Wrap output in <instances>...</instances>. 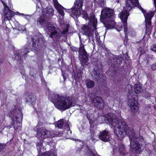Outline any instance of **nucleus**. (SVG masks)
Returning a JSON list of instances; mask_svg holds the SVG:
<instances>
[{
	"label": "nucleus",
	"instance_id": "423d86ee",
	"mask_svg": "<svg viewBox=\"0 0 156 156\" xmlns=\"http://www.w3.org/2000/svg\"><path fill=\"white\" fill-rule=\"evenodd\" d=\"M43 37L42 34L40 33H38L32 38L33 41L32 45L34 50L36 52L39 51L41 49V42L43 41Z\"/></svg>",
	"mask_w": 156,
	"mask_h": 156
},
{
	"label": "nucleus",
	"instance_id": "f257e3e1",
	"mask_svg": "<svg viewBox=\"0 0 156 156\" xmlns=\"http://www.w3.org/2000/svg\"><path fill=\"white\" fill-rule=\"evenodd\" d=\"M102 120L104 122L109 123L113 127L114 134L119 139L124 138L126 135L129 137L131 151L133 153H140L144 148L142 145L144 141L142 137L136 136L133 128L129 127L126 122L119 120L115 114L109 113Z\"/></svg>",
	"mask_w": 156,
	"mask_h": 156
},
{
	"label": "nucleus",
	"instance_id": "a211bd4d",
	"mask_svg": "<svg viewBox=\"0 0 156 156\" xmlns=\"http://www.w3.org/2000/svg\"><path fill=\"white\" fill-rule=\"evenodd\" d=\"M30 46H27V47H25L24 48H22L20 50V52L19 53V55L16 56L15 57L16 59L18 60H21V55L23 58H26L27 56V54L29 52Z\"/></svg>",
	"mask_w": 156,
	"mask_h": 156
},
{
	"label": "nucleus",
	"instance_id": "a19ab883",
	"mask_svg": "<svg viewBox=\"0 0 156 156\" xmlns=\"http://www.w3.org/2000/svg\"><path fill=\"white\" fill-rule=\"evenodd\" d=\"M16 15H19V14H20V15H21V14H20V13H19V12H17L16 13Z\"/></svg>",
	"mask_w": 156,
	"mask_h": 156
},
{
	"label": "nucleus",
	"instance_id": "72a5a7b5",
	"mask_svg": "<svg viewBox=\"0 0 156 156\" xmlns=\"http://www.w3.org/2000/svg\"><path fill=\"white\" fill-rule=\"evenodd\" d=\"M151 68L153 70H156V62L152 65Z\"/></svg>",
	"mask_w": 156,
	"mask_h": 156
},
{
	"label": "nucleus",
	"instance_id": "dca6fc26",
	"mask_svg": "<svg viewBox=\"0 0 156 156\" xmlns=\"http://www.w3.org/2000/svg\"><path fill=\"white\" fill-rule=\"evenodd\" d=\"M2 3L4 6V14L8 20H11L15 15L14 12L10 10L3 2Z\"/></svg>",
	"mask_w": 156,
	"mask_h": 156
},
{
	"label": "nucleus",
	"instance_id": "4468645a",
	"mask_svg": "<svg viewBox=\"0 0 156 156\" xmlns=\"http://www.w3.org/2000/svg\"><path fill=\"white\" fill-rule=\"evenodd\" d=\"M82 29L84 34L88 37L89 41H91V40H93L94 34L92 28H90L89 25H84L82 27Z\"/></svg>",
	"mask_w": 156,
	"mask_h": 156
},
{
	"label": "nucleus",
	"instance_id": "f8f14e48",
	"mask_svg": "<svg viewBox=\"0 0 156 156\" xmlns=\"http://www.w3.org/2000/svg\"><path fill=\"white\" fill-rule=\"evenodd\" d=\"M82 16L85 19L87 20L90 21L94 30L96 29L97 21V19L95 17L94 13H91L89 16H88L87 13L84 12Z\"/></svg>",
	"mask_w": 156,
	"mask_h": 156
},
{
	"label": "nucleus",
	"instance_id": "412c9836",
	"mask_svg": "<svg viewBox=\"0 0 156 156\" xmlns=\"http://www.w3.org/2000/svg\"><path fill=\"white\" fill-rule=\"evenodd\" d=\"M27 101L33 104L36 101V95L32 93L30 94L27 98Z\"/></svg>",
	"mask_w": 156,
	"mask_h": 156
},
{
	"label": "nucleus",
	"instance_id": "6ab92c4d",
	"mask_svg": "<svg viewBox=\"0 0 156 156\" xmlns=\"http://www.w3.org/2000/svg\"><path fill=\"white\" fill-rule=\"evenodd\" d=\"M53 2L55 9L62 16H63L65 14L63 10L64 8L58 3L57 0H53Z\"/></svg>",
	"mask_w": 156,
	"mask_h": 156
},
{
	"label": "nucleus",
	"instance_id": "9d476101",
	"mask_svg": "<svg viewBox=\"0 0 156 156\" xmlns=\"http://www.w3.org/2000/svg\"><path fill=\"white\" fill-rule=\"evenodd\" d=\"M114 12L112 9L105 8L103 9L101 12L100 20L103 23L105 22V20L109 19L113 15Z\"/></svg>",
	"mask_w": 156,
	"mask_h": 156
},
{
	"label": "nucleus",
	"instance_id": "b1692460",
	"mask_svg": "<svg viewBox=\"0 0 156 156\" xmlns=\"http://www.w3.org/2000/svg\"><path fill=\"white\" fill-rule=\"evenodd\" d=\"M134 91L136 94L139 93L142 90V88L140 84H136L134 86Z\"/></svg>",
	"mask_w": 156,
	"mask_h": 156
},
{
	"label": "nucleus",
	"instance_id": "2eb2a0df",
	"mask_svg": "<svg viewBox=\"0 0 156 156\" xmlns=\"http://www.w3.org/2000/svg\"><path fill=\"white\" fill-rule=\"evenodd\" d=\"M111 137L110 132L106 130L101 132L98 135L99 138L101 140L105 142L109 141Z\"/></svg>",
	"mask_w": 156,
	"mask_h": 156
},
{
	"label": "nucleus",
	"instance_id": "58836bf2",
	"mask_svg": "<svg viewBox=\"0 0 156 156\" xmlns=\"http://www.w3.org/2000/svg\"><path fill=\"white\" fill-rule=\"evenodd\" d=\"M154 3L155 6V7L156 8V0H154Z\"/></svg>",
	"mask_w": 156,
	"mask_h": 156
},
{
	"label": "nucleus",
	"instance_id": "4be33fe9",
	"mask_svg": "<svg viewBox=\"0 0 156 156\" xmlns=\"http://www.w3.org/2000/svg\"><path fill=\"white\" fill-rule=\"evenodd\" d=\"M119 154L122 156L126 154V152L125 149L124 145L122 144H120L119 146Z\"/></svg>",
	"mask_w": 156,
	"mask_h": 156
},
{
	"label": "nucleus",
	"instance_id": "9b49d317",
	"mask_svg": "<svg viewBox=\"0 0 156 156\" xmlns=\"http://www.w3.org/2000/svg\"><path fill=\"white\" fill-rule=\"evenodd\" d=\"M83 1V0H76L75 7L71 9L72 14L79 15L81 14Z\"/></svg>",
	"mask_w": 156,
	"mask_h": 156
},
{
	"label": "nucleus",
	"instance_id": "2f4dec72",
	"mask_svg": "<svg viewBox=\"0 0 156 156\" xmlns=\"http://www.w3.org/2000/svg\"><path fill=\"white\" fill-rule=\"evenodd\" d=\"M41 156H55L53 155V154H52V155L50 153H44L42 154Z\"/></svg>",
	"mask_w": 156,
	"mask_h": 156
},
{
	"label": "nucleus",
	"instance_id": "1a4fd4ad",
	"mask_svg": "<svg viewBox=\"0 0 156 156\" xmlns=\"http://www.w3.org/2000/svg\"><path fill=\"white\" fill-rule=\"evenodd\" d=\"M54 134L45 128H41L37 131V137L40 139H45L55 136Z\"/></svg>",
	"mask_w": 156,
	"mask_h": 156
},
{
	"label": "nucleus",
	"instance_id": "c756f323",
	"mask_svg": "<svg viewBox=\"0 0 156 156\" xmlns=\"http://www.w3.org/2000/svg\"><path fill=\"white\" fill-rule=\"evenodd\" d=\"M91 136L92 139L93 140H98V135H96L94 133L91 134Z\"/></svg>",
	"mask_w": 156,
	"mask_h": 156
},
{
	"label": "nucleus",
	"instance_id": "c9c22d12",
	"mask_svg": "<svg viewBox=\"0 0 156 156\" xmlns=\"http://www.w3.org/2000/svg\"><path fill=\"white\" fill-rule=\"evenodd\" d=\"M95 35L96 37H97V38H98L99 37V36H98V33L97 32H96V31L95 33Z\"/></svg>",
	"mask_w": 156,
	"mask_h": 156
},
{
	"label": "nucleus",
	"instance_id": "5701e85b",
	"mask_svg": "<svg viewBox=\"0 0 156 156\" xmlns=\"http://www.w3.org/2000/svg\"><path fill=\"white\" fill-rule=\"evenodd\" d=\"M132 87L130 84H128L126 87L125 91L126 92L129 93L128 97L129 95L130 97L133 96V93L132 91Z\"/></svg>",
	"mask_w": 156,
	"mask_h": 156
},
{
	"label": "nucleus",
	"instance_id": "cd10ccee",
	"mask_svg": "<svg viewBox=\"0 0 156 156\" xmlns=\"http://www.w3.org/2000/svg\"><path fill=\"white\" fill-rule=\"evenodd\" d=\"M37 150L39 151H41L43 147L42 142L41 141L37 142Z\"/></svg>",
	"mask_w": 156,
	"mask_h": 156
},
{
	"label": "nucleus",
	"instance_id": "393cba45",
	"mask_svg": "<svg viewBox=\"0 0 156 156\" xmlns=\"http://www.w3.org/2000/svg\"><path fill=\"white\" fill-rule=\"evenodd\" d=\"M86 86L88 88L92 87L94 85V82L90 80H86Z\"/></svg>",
	"mask_w": 156,
	"mask_h": 156
},
{
	"label": "nucleus",
	"instance_id": "f3484780",
	"mask_svg": "<svg viewBox=\"0 0 156 156\" xmlns=\"http://www.w3.org/2000/svg\"><path fill=\"white\" fill-rule=\"evenodd\" d=\"M100 69L98 67L94 68L92 71L91 76L94 80L97 81L100 80L102 77L101 73L100 72Z\"/></svg>",
	"mask_w": 156,
	"mask_h": 156
},
{
	"label": "nucleus",
	"instance_id": "ea45409f",
	"mask_svg": "<svg viewBox=\"0 0 156 156\" xmlns=\"http://www.w3.org/2000/svg\"><path fill=\"white\" fill-rule=\"evenodd\" d=\"M49 12H52L53 9H49Z\"/></svg>",
	"mask_w": 156,
	"mask_h": 156
},
{
	"label": "nucleus",
	"instance_id": "f03ea898",
	"mask_svg": "<svg viewBox=\"0 0 156 156\" xmlns=\"http://www.w3.org/2000/svg\"><path fill=\"white\" fill-rule=\"evenodd\" d=\"M138 6V8L142 11L145 18L146 22V32L148 34H150L153 28L151 25V20L154 15V12H151L146 13V12L144 10L140 5H139L138 0H127L126 2V6L123 10L119 14L121 20L123 23L124 32L125 35H127L128 34V27L127 25V18L129 15V13L131 8L135 6Z\"/></svg>",
	"mask_w": 156,
	"mask_h": 156
},
{
	"label": "nucleus",
	"instance_id": "a878e982",
	"mask_svg": "<svg viewBox=\"0 0 156 156\" xmlns=\"http://www.w3.org/2000/svg\"><path fill=\"white\" fill-rule=\"evenodd\" d=\"M92 114H91L90 116V114L87 113V118L89 121L90 124V126H91V125L94 123V122L93 120V115L92 116Z\"/></svg>",
	"mask_w": 156,
	"mask_h": 156
},
{
	"label": "nucleus",
	"instance_id": "e433bc0d",
	"mask_svg": "<svg viewBox=\"0 0 156 156\" xmlns=\"http://www.w3.org/2000/svg\"><path fill=\"white\" fill-rule=\"evenodd\" d=\"M3 148V145L0 144V151H1Z\"/></svg>",
	"mask_w": 156,
	"mask_h": 156
},
{
	"label": "nucleus",
	"instance_id": "0eeeda50",
	"mask_svg": "<svg viewBox=\"0 0 156 156\" xmlns=\"http://www.w3.org/2000/svg\"><path fill=\"white\" fill-rule=\"evenodd\" d=\"M128 98V105L130 108L131 111L134 113L136 112L139 108V104L136 95H133L131 97H130L129 95Z\"/></svg>",
	"mask_w": 156,
	"mask_h": 156
},
{
	"label": "nucleus",
	"instance_id": "7c9ffc66",
	"mask_svg": "<svg viewBox=\"0 0 156 156\" xmlns=\"http://www.w3.org/2000/svg\"><path fill=\"white\" fill-rule=\"evenodd\" d=\"M151 50L156 52V44L152 45L151 47Z\"/></svg>",
	"mask_w": 156,
	"mask_h": 156
},
{
	"label": "nucleus",
	"instance_id": "20e7f679",
	"mask_svg": "<svg viewBox=\"0 0 156 156\" xmlns=\"http://www.w3.org/2000/svg\"><path fill=\"white\" fill-rule=\"evenodd\" d=\"M47 27L48 34L50 37L56 39H59L61 37V33H59V29L56 25L48 23Z\"/></svg>",
	"mask_w": 156,
	"mask_h": 156
},
{
	"label": "nucleus",
	"instance_id": "aec40b11",
	"mask_svg": "<svg viewBox=\"0 0 156 156\" xmlns=\"http://www.w3.org/2000/svg\"><path fill=\"white\" fill-rule=\"evenodd\" d=\"M115 23L113 20H109L108 23L109 26L111 28L115 27V29L117 31H120L122 29V26L121 24H119L118 25H115Z\"/></svg>",
	"mask_w": 156,
	"mask_h": 156
},
{
	"label": "nucleus",
	"instance_id": "4c0bfd02",
	"mask_svg": "<svg viewBox=\"0 0 156 156\" xmlns=\"http://www.w3.org/2000/svg\"><path fill=\"white\" fill-rule=\"evenodd\" d=\"M62 76H63L64 80H65L66 78V76L64 74H63V73H62Z\"/></svg>",
	"mask_w": 156,
	"mask_h": 156
},
{
	"label": "nucleus",
	"instance_id": "7ed1b4c3",
	"mask_svg": "<svg viewBox=\"0 0 156 156\" xmlns=\"http://www.w3.org/2000/svg\"><path fill=\"white\" fill-rule=\"evenodd\" d=\"M48 98L54 101L53 103L55 107L62 111H65L74 106L72 101L69 98L59 96L53 93L50 94Z\"/></svg>",
	"mask_w": 156,
	"mask_h": 156
},
{
	"label": "nucleus",
	"instance_id": "473e14b6",
	"mask_svg": "<svg viewBox=\"0 0 156 156\" xmlns=\"http://www.w3.org/2000/svg\"><path fill=\"white\" fill-rule=\"evenodd\" d=\"M45 21L44 19H41L39 20V22L41 25H43L44 24Z\"/></svg>",
	"mask_w": 156,
	"mask_h": 156
},
{
	"label": "nucleus",
	"instance_id": "c85d7f7f",
	"mask_svg": "<svg viewBox=\"0 0 156 156\" xmlns=\"http://www.w3.org/2000/svg\"><path fill=\"white\" fill-rule=\"evenodd\" d=\"M63 119H60L57 122L56 126L59 128H61L63 126Z\"/></svg>",
	"mask_w": 156,
	"mask_h": 156
},
{
	"label": "nucleus",
	"instance_id": "bb28decb",
	"mask_svg": "<svg viewBox=\"0 0 156 156\" xmlns=\"http://www.w3.org/2000/svg\"><path fill=\"white\" fill-rule=\"evenodd\" d=\"M69 29V26L68 25H67L66 26L65 29L63 30L62 32H61L60 31V30L59 29V32L61 33V36L62 35V34H66L67 33H68Z\"/></svg>",
	"mask_w": 156,
	"mask_h": 156
},
{
	"label": "nucleus",
	"instance_id": "6e6552de",
	"mask_svg": "<svg viewBox=\"0 0 156 156\" xmlns=\"http://www.w3.org/2000/svg\"><path fill=\"white\" fill-rule=\"evenodd\" d=\"M80 59L82 65H87L88 61V55L87 54L84 48V46L82 43L80 45L79 50Z\"/></svg>",
	"mask_w": 156,
	"mask_h": 156
},
{
	"label": "nucleus",
	"instance_id": "f704fd0d",
	"mask_svg": "<svg viewBox=\"0 0 156 156\" xmlns=\"http://www.w3.org/2000/svg\"><path fill=\"white\" fill-rule=\"evenodd\" d=\"M21 15L24 16H25V18L26 19H28L30 17V15H25L23 13H21Z\"/></svg>",
	"mask_w": 156,
	"mask_h": 156
},
{
	"label": "nucleus",
	"instance_id": "39448f33",
	"mask_svg": "<svg viewBox=\"0 0 156 156\" xmlns=\"http://www.w3.org/2000/svg\"><path fill=\"white\" fill-rule=\"evenodd\" d=\"M17 113V115H16V113L15 115L12 117V122L11 123V125L7 126L8 128L10 129L12 127H13L16 130L21 128V123L23 115L21 112L18 111Z\"/></svg>",
	"mask_w": 156,
	"mask_h": 156
},
{
	"label": "nucleus",
	"instance_id": "ddd939ff",
	"mask_svg": "<svg viewBox=\"0 0 156 156\" xmlns=\"http://www.w3.org/2000/svg\"><path fill=\"white\" fill-rule=\"evenodd\" d=\"M90 102L93 104L95 107L99 108L100 109H102L105 105L102 98L98 96H95L91 98Z\"/></svg>",
	"mask_w": 156,
	"mask_h": 156
}]
</instances>
